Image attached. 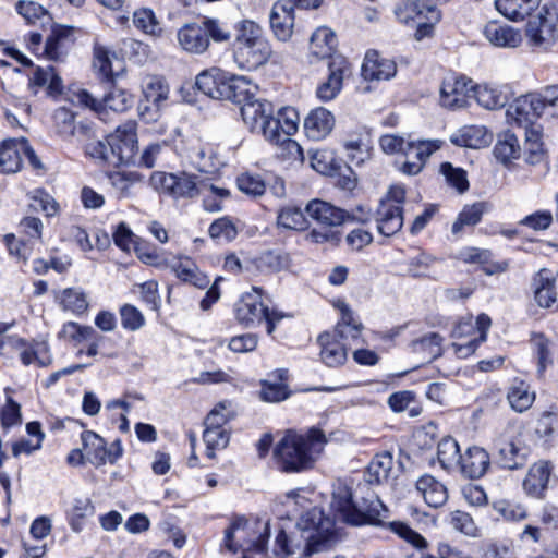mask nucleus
<instances>
[{
  "label": "nucleus",
  "mask_w": 558,
  "mask_h": 558,
  "mask_svg": "<svg viewBox=\"0 0 558 558\" xmlns=\"http://www.w3.org/2000/svg\"><path fill=\"white\" fill-rule=\"evenodd\" d=\"M258 338L254 333H245L233 337L229 342V348L236 353L251 352L256 349Z\"/></svg>",
  "instance_id": "64"
},
{
  "label": "nucleus",
  "mask_w": 558,
  "mask_h": 558,
  "mask_svg": "<svg viewBox=\"0 0 558 558\" xmlns=\"http://www.w3.org/2000/svg\"><path fill=\"white\" fill-rule=\"evenodd\" d=\"M530 448L514 441H500L498 444V462L509 470L523 468L527 461Z\"/></svg>",
  "instance_id": "28"
},
{
  "label": "nucleus",
  "mask_w": 558,
  "mask_h": 558,
  "mask_svg": "<svg viewBox=\"0 0 558 558\" xmlns=\"http://www.w3.org/2000/svg\"><path fill=\"white\" fill-rule=\"evenodd\" d=\"M197 175L186 172L167 173L156 171L150 175L149 183L158 192L167 194L175 199L193 198L197 196L206 185H199Z\"/></svg>",
  "instance_id": "6"
},
{
  "label": "nucleus",
  "mask_w": 558,
  "mask_h": 558,
  "mask_svg": "<svg viewBox=\"0 0 558 558\" xmlns=\"http://www.w3.org/2000/svg\"><path fill=\"white\" fill-rule=\"evenodd\" d=\"M551 472L553 464L549 461L534 463L523 481L525 493L535 498H544Z\"/></svg>",
  "instance_id": "20"
},
{
  "label": "nucleus",
  "mask_w": 558,
  "mask_h": 558,
  "mask_svg": "<svg viewBox=\"0 0 558 558\" xmlns=\"http://www.w3.org/2000/svg\"><path fill=\"white\" fill-rule=\"evenodd\" d=\"M397 73L395 61L381 57L376 50L366 52L362 64V76L366 81H388Z\"/></svg>",
  "instance_id": "15"
},
{
  "label": "nucleus",
  "mask_w": 558,
  "mask_h": 558,
  "mask_svg": "<svg viewBox=\"0 0 558 558\" xmlns=\"http://www.w3.org/2000/svg\"><path fill=\"white\" fill-rule=\"evenodd\" d=\"M269 21L271 29L279 40L287 41L290 39L294 26V14L291 3L276 2L272 5Z\"/></svg>",
  "instance_id": "23"
},
{
  "label": "nucleus",
  "mask_w": 558,
  "mask_h": 558,
  "mask_svg": "<svg viewBox=\"0 0 558 558\" xmlns=\"http://www.w3.org/2000/svg\"><path fill=\"white\" fill-rule=\"evenodd\" d=\"M461 456L459 445L452 437H445L438 442L437 457L442 469L457 470Z\"/></svg>",
  "instance_id": "39"
},
{
  "label": "nucleus",
  "mask_w": 558,
  "mask_h": 558,
  "mask_svg": "<svg viewBox=\"0 0 558 558\" xmlns=\"http://www.w3.org/2000/svg\"><path fill=\"white\" fill-rule=\"evenodd\" d=\"M133 105V97L121 88L113 87L102 98V106L116 112H123Z\"/></svg>",
  "instance_id": "48"
},
{
  "label": "nucleus",
  "mask_w": 558,
  "mask_h": 558,
  "mask_svg": "<svg viewBox=\"0 0 558 558\" xmlns=\"http://www.w3.org/2000/svg\"><path fill=\"white\" fill-rule=\"evenodd\" d=\"M533 344L537 354V373L542 376L547 365L551 364L549 341L543 336H537L534 338Z\"/></svg>",
  "instance_id": "58"
},
{
  "label": "nucleus",
  "mask_w": 558,
  "mask_h": 558,
  "mask_svg": "<svg viewBox=\"0 0 558 558\" xmlns=\"http://www.w3.org/2000/svg\"><path fill=\"white\" fill-rule=\"evenodd\" d=\"M221 69L211 68L203 71L196 76V87L206 96L215 99L220 81Z\"/></svg>",
  "instance_id": "46"
},
{
  "label": "nucleus",
  "mask_w": 558,
  "mask_h": 558,
  "mask_svg": "<svg viewBox=\"0 0 558 558\" xmlns=\"http://www.w3.org/2000/svg\"><path fill=\"white\" fill-rule=\"evenodd\" d=\"M181 48L190 53H204L209 47V38L201 24L190 23L182 26L177 34Z\"/></svg>",
  "instance_id": "22"
},
{
  "label": "nucleus",
  "mask_w": 558,
  "mask_h": 558,
  "mask_svg": "<svg viewBox=\"0 0 558 558\" xmlns=\"http://www.w3.org/2000/svg\"><path fill=\"white\" fill-rule=\"evenodd\" d=\"M305 213L317 222L336 227L348 222L349 211L333 206L330 203L312 199L305 207Z\"/></svg>",
  "instance_id": "18"
},
{
  "label": "nucleus",
  "mask_w": 558,
  "mask_h": 558,
  "mask_svg": "<svg viewBox=\"0 0 558 558\" xmlns=\"http://www.w3.org/2000/svg\"><path fill=\"white\" fill-rule=\"evenodd\" d=\"M521 155V147L515 134L510 131L499 135L494 147V156L504 165L510 163Z\"/></svg>",
  "instance_id": "36"
},
{
  "label": "nucleus",
  "mask_w": 558,
  "mask_h": 558,
  "mask_svg": "<svg viewBox=\"0 0 558 558\" xmlns=\"http://www.w3.org/2000/svg\"><path fill=\"white\" fill-rule=\"evenodd\" d=\"M475 86L465 76L448 77L440 88V104L449 109L462 108L466 104L469 92H474Z\"/></svg>",
  "instance_id": "11"
},
{
  "label": "nucleus",
  "mask_w": 558,
  "mask_h": 558,
  "mask_svg": "<svg viewBox=\"0 0 558 558\" xmlns=\"http://www.w3.org/2000/svg\"><path fill=\"white\" fill-rule=\"evenodd\" d=\"M108 145L112 154L113 163H131L137 149L136 123L128 121L117 128L116 132L108 136Z\"/></svg>",
  "instance_id": "7"
},
{
  "label": "nucleus",
  "mask_w": 558,
  "mask_h": 558,
  "mask_svg": "<svg viewBox=\"0 0 558 558\" xmlns=\"http://www.w3.org/2000/svg\"><path fill=\"white\" fill-rule=\"evenodd\" d=\"M336 333L324 332L318 337L322 361L329 367H337L347 361V350Z\"/></svg>",
  "instance_id": "26"
},
{
  "label": "nucleus",
  "mask_w": 558,
  "mask_h": 558,
  "mask_svg": "<svg viewBox=\"0 0 558 558\" xmlns=\"http://www.w3.org/2000/svg\"><path fill=\"white\" fill-rule=\"evenodd\" d=\"M326 444L319 428L312 427L305 434L289 429L276 445L274 456L281 471L303 472L313 468Z\"/></svg>",
  "instance_id": "1"
},
{
  "label": "nucleus",
  "mask_w": 558,
  "mask_h": 558,
  "mask_svg": "<svg viewBox=\"0 0 558 558\" xmlns=\"http://www.w3.org/2000/svg\"><path fill=\"white\" fill-rule=\"evenodd\" d=\"M298 527L306 541L304 556L329 549L336 537L333 520L317 507L302 514Z\"/></svg>",
  "instance_id": "4"
},
{
  "label": "nucleus",
  "mask_w": 558,
  "mask_h": 558,
  "mask_svg": "<svg viewBox=\"0 0 558 558\" xmlns=\"http://www.w3.org/2000/svg\"><path fill=\"white\" fill-rule=\"evenodd\" d=\"M380 148L385 154H402L409 157L408 142L402 136L395 134H385L379 138Z\"/></svg>",
  "instance_id": "53"
},
{
  "label": "nucleus",
  "mask_w": 558,
  "mask_h": 558,
  "mask_svg": "<svg viewBox=\"0 0 558 558\" xmlns=\"http://www.w3.org/2000/svg\"><path fill=\"white\" fill-rule=\"evenodd\" d=\"M244 123L252 132L262 133L265 136L266 121L272 119L274 107L267 100H259L255 97L240 107Z\"/></svg>",
  "instance_id": "12"
},
{
  "label": "nucleus",
  "mask_w": 558,
  "mask_h": 558,
  "mask_svg": "<svg viewBox=\"0 0 558 558\" xmlns=\"http://www.w3.org/2000/svg\"><path fill=\"white\" fill-rule=\"evenodd\" d=\"M490 463L488 452L477 446L466 449L465 453L461 456V462L457 470L468 478L475 480L482 477Z\"/></svg>",
  "instance_id": "21"
},
{
  "label": "nucleus",
  "mask_w": 558,
  "mask_h": 558,
  "mask_svg": "<svg viewBox=\"0 0 558 558\" xmlns=\"http://www.w3.org/2000/svg\"><path fill=\"white\" fill-rule=\"evenodd\" d=\"M543 113V105L536 94H527L517 98L506 111L508 122L522 128L524 132L527 128L539 125L536 120Z\"/></svg>",
  "instance_id": "8"
},
{
  "label": "nucleus",
  "mask_w": 558,
  "mask_h": 558,
  "mask_svg": "<svg viewBox=\"0 0 558 558\" xmlns=\"http://www.w3.org/2000/svg\"><path fill=\"white\" fill-rule=\"evenodd\" d=\"M83 449L86 452V459L96 466H101L107 462L113 464L123 452L121 440L116 439L112 447L116 451L107 449L106 440L92 430H85L81 435Z\"/></svg>",
  "instance_id": "9"
},
{
  "label": "nucleus",
  "mask_w": 558,
  "mask_h": 558,
  "mask_svg": "<svg viewBox=\"0 0 558 558\" xmlns=\"http://www.w3.org/2000/svg\"><path fill=\"white\" fill-rule=\"evenodd\" d=\"M442 337L437 332H429L411 342L412 351L423 355V360L432 362L441 355Z\"/></svg>",
  "instance_id": "37"
},
{
  "label": "nucleus",
  "mask_w": 558,
  "mask_h": 558,
  "mask_svg": "<svg viewBox=\"0 0 558 558\" xmlns=\"http://www.w3.org/2000/svg\"><path fill=\"white\" fill-rule=\"evenodd\" d=\"M236 32L234 48L252 43L253 40L265 38L260 26L250 20L240 22Z\"/></svg>",
  "instance_id": "51"
},
{
  "label": "nucleus",
  "mask_w": 558,
  "mask_h": 558,
  "mask_svg": "<svg viewBox=\"0 0 558 558\" xmlns=\"http://www.w3.org/2000/svg\"><path fill=\"white\" fill-rule=\"evenodd\" d=\"M337 47L336 34L328 27H318L312 35L310 50L318 59L330 61L337 54L333 51Z\"/></svg>",
  "instance_id": "30"
},
{
  "label": "nucleus",
  "mask_w": 558,
  "mask_h": 558,
  "mask_svg": "<svg viewBox=\"0 0 558 558\" xmlns=\"http://www.w3.org/2000/svg\"><path fill=\"white\" fill-rule=\"evenodd\" d=\"M253 88H255V86L244 76L234 75L233 78H231L230 97L228 100L242 107L243 104L254 98Z\"/></svg>",
  "instance_id": "45"
},
{
  "label": "nucleus",
  "mask_w": 558,
  "mask_h": 558,
  "mask_svg": "<svg viewBox=\"0 0 558 558\" xmlns=\"http://www.w3.org/2000/svg\"><path fill=\"white\" fill-rule=\"evenodd\" d=\"M299 114L294 108H282L277 116L266 121L265 138L279 141L278 137L288 140L298 130Z\"/></svg>",
  "instance_id": "14"
},
{
  "label": "nucleus",
  "mask_w": 558,
  "mask_h": 558,
  "mask_svg": "<svg viewBox=\"0 0 558 558\" xmlns=\"http://www.w3.org/2000/svg\"><path fill=\"white\" fill-rule=\"evenodd\" d=\"M524 159L529 165H538L545 158V148L543 143V128L535 125L527 128L524 132Z\"/></svg>",
  "instance_id": "34"
},
{
  "label": "nucleus",
  "mask_w": 558,
  "mask_h": 558,
  "mask_svg": "<svg viewBox=\"0 0 558 558\" xmlns=\"http://www.w3.org/2000/svg\"><path fill=\"white\" fill-rule=\"evenodd\" d=\"M73 31L71 26L58 25L51 29L46 39L44 54L49 60H60L71 44H73Z\"/></svg>",
  "instance_id": "25"
},
{
  "label": "nucleus",
  "mask_w": 558,
  "mask_h": 558,
  "mask_svg": "<svg viewBox=\"0 0 558 558\" xmlns=\"http://www.w3.org/2000/svg\"><path fill=\"white\" fill-rule=\"evenodd\" d=\"M484 35L492 45L501 48H515L522 41L519 31L496 21L486 24Z\"/></svg>",
  "instance_id": "27"
},
{
  "label": "nucleus",
  "mask_w": 558,
  "mask_h": 558,
  "mask_svg": "<svg viewBox=\"0 0 558 558\" xmlns=\"http://www.w3.org/2000/svg\"><path fill=\"white\" fill-rule=\"evenodd\" d=\"M16 11L27 23H34L46 14V10L38 2L20 0L16 3Z\"/></svg>",
  "instance_id": "62"
},
{
  "label": "nucleus",
  "mask_w": 558,
  "mask_h": 558,
  "mask_svg": "<svg viewBox=\"0 0 558 558\" xmlns=\"http://www.w3.org/2000/svg\"><path fill=\"white\" fill-rule=\"evenodd\" d=\"M377 230L385 236L399 232L403 226V210L399 205L389 201H381L376 210Z\"/></svg>",
  "instance_id": "19"
},
{
  "label": "nucleus",
  "mask_w": 558,
  "mask_h": 558,
  "mask_svg": "<svg viewBox=\"0 0 558 558\" xmlns=\"http://www.w3.org/2000/svg\"><path fill=\"white\" fill-rule=\"evenodd\" d=\"M207 450H215L227 447L229 442V434L223 428L206 426L203 435Z\"/></svg>",
  "instance_id": "56"
},
{
  "label": "nucleus",
  "mask_w": 558,
  "mask_h": 558,
  "mask_svg": "<svg viewBox=\"0 0 558 558\" xmlns=\"http://www.w3.org/2000/svg\"><path fill=\"white\" fill-rule=\"evenodd\" d=\"M486 210L487 204L484 202H476L472 205H465L452 225V233L459 234L464 227L476 226L481 221L482 216Z\"/></svg>",
  "instance_id": "40"
},
{
  "label": "nucleus",
  "mask_w": 558,
  "mask_h": 558,
  "mask_svg": "<svg viewBox=\"0 0 558 558\" xmlns=\"http://www.w3.org/2000/svg\"><path fill=\"white\" fill-rule=\"evenodd\" d=\"M208 233L215 240L231 242L236 238L238 229L229 217H222L210 225Z\"/></svg>",
  "instance_id": "49"
},
{
  "label": "nucleus",
  "mask_w": 558,
  "mask_h": 558,
  "mask_svg": "<svg viewBox=\"0 0 558 558\" xmlns=\"http://www.w3.org/2000/svg\"><path fill=\"white\" fill-rule=\"evenodd\" d=\"M168 86L159 78H151L143 88V98L153 104V107H162L168 99Z\"/></svg>",
  "instance_id": "47"
},
{
  "label": "nucleus",
  "mask_w": 558,
  "mask_h": 558,
  "mask_svg": "<svg viewBox=\"0 0 558 558\" xmlns=\"http://www.w3.org/2000/svg\"><path fill=\"white\" fill-rule=\"evenodd\" d=\"M290 255L286 252L269 250L257 258V267L267 272H279L290 266Z\"/></svg>",
  "instance_id": "43"
},
{
  "label": "nucleus",
  "mask_w": 558,
  "mask_h": 558,
  "mask_svg": "<svg viewBox=\"0 0 558 558\" xmlns=\"http://www.w3.org/2000/svg\"><path fill=\"white\" fill-rule=\"evenodd\" d=\"M474 96L480 106L488 110L500 109L508 102V96L506 93L497 87L489 86H476L474 89Z\"/></svg>",
  "instance_id": "41"
},
{
  "label": "nucleus",
  "mask_w": 558,
  "mask_h": 558,
  "mask_svg": "<svg viewBox=\"0 0 558 558\" xmlns=\"http://www.w3.org/2000/svg\"><path fill=\"white\" fill-rule=\"evenodd\" d=\"M493 141V134L483 125H470L463 128L459 134L451 137V142L458 146L481 148L488 146Z\"/></svg>",
  "instance_id": "31"
},
{
  "label": "nucleus",
  "mask_w": 558,
  "mask_h": 558,
  "mask_svg": "<svg viewBox=\"0 0 558 558\" xmlns=\"http://www.w3.org/2000/svg\"><path fill=\"white\" fill-rule=\"evenodd\" d=\"M330 506L343 522L352 525L378 524L387 512L376 496L355 501L351 488L343 484L335 487Z\"/></svg>",
  "instance_id": "2"
},
{
  "label": "nucleus",
  "mask_w": 558,
  "mask_h": 558,
  "mask_svg": "<svg viewBox=\"0 0 558 558\" xmlns=\"http://www.w3.org/2000/svg\"><path fill=\"white\" fill-rule=\"evenodd\" d=\"M494 509L504 519L509 521H520L526 517V510L522 505L507 500H500L495 502Z\"/></svg>",
  "instance_id": "54"
},
{
  "label": "nucleus",
  "mask_w": 558,
  "mask_h": 558,
  "mask_svg": "<svg viewBox=\"0 0 558 558\" xmlns=\"http://www.w3.org/2000/svg\"><path fill=\"white\" fill-rule=\"evenodd\" d=\"M0 416L1 426L3 428H10L14 425L21 424L22 415L20 404L9 397L7 399V404L1 410Z\"/></svg>",
  "instance_id": "57"
},
{
  "label": "nucleus",
  "mask_w": 558,
  "mask_h": 558,
  "mask_svg": "<svg viewBox=\"0 0 558 558\" xmlns=\"http://www.w3.org/2000/svg\"><path fill=\"white\" fill-rule=\"evenodd\" d=\"M440 172L446 178L449 185L457 189L459 193H464L469 189L466 172L461 168H454L450 162L440 165Z\"/></svg>",
  "instance_id": "50"
},
{
  "label": "nucleus",
  "mask_w": 558,
  "mask_h": 558,
  "mask_svg": "<svg viewBox=\"0 0 558 558\" xmlns=\"http://www.w3.org/2000/svg\"><path fill=\"white\" fill-rule=\"evenodd\" d=\"M269 536L268 522L256 521L251 527L244 517H235L225 531V546L232 554L242 548L250 558H264Z\"/></svg>",
  "instance_id": "3"
},
{
  "label": "nucleus",
  "mask_w": 558,
  "mask_h": 558,
  "mask_svg": "<svg viewBox=\"0 0 558 558\" xmlns=\"http://www.w3.org/2000/svg\"><path fill=\"white\" fill-rule=\"evenodd\" d=\"M507 398L514 411L523 412L533 404L534 393L529 390L527 385L521 381L509 389Z\"/></svg>",
  "instance_id": "44"
},
{
  "label": "nucleus",
  "mask_w": 558,
  "mask_h": 558,
  "mask_svg": "<svg viewBox=\"0 0 558 558\" xmlns=\"http://www.w3.org/2000/svg\"><path fill=\"white\" fill-rule=\"evenodd\" d=\"M263 388L260 391V397L264 401L268 402H279L288 398L289 393L287 391V387L280 383H268L263 381Z\"/></svg>",
  "instance_id": "63"
},
{
  "label": "nucleus",
  "mask_w": 558,
  "mask_h": 558,
  "mask_svg": "<svg viewBox=\"0 0 558 558\" xmlns=\"http://www.w3.org/2000/svg\"><path fill=\"white\" fill-rule=\"evenodd\" d=\"M202 27L206 31V37H211L215 41H227L230 39L229 28L218 20L205 17Z\"/></svg>",
  "instance_id": "60"
},
{
  "label": "nucleus",
  "mask_w": 558,
  "mask_h": 558,
  "mask_svg": "<svg viewBox=\"0 0 558 558\" xmlns=\"http://www.w3.org/2000/svg\"><path fill=\"white\" fill-rule=\"evenodd\" d=\"M393 466V458L390 452L376 454L367 465L364 478L368 484L379 485L388 481Z\"/></svg>",
  "instance_id": "35"
},
{
  "label": "nucleus",
  "mask_w": 558,
  "mask_h": 558,
  "mask_svg": "<svg viewBox=\"0 0 558 558\" xmlns=\"http://www.w3.org/2000/svg\"><path fill=\"white\" fill-rule=\"evenodd\" d=\"M335 126L333 114L323 108L313 109L304 120L306 136L314 141L325 138Z\"/></svg>",
  "instance_id": "24"
},
{
  "label": "nucleus",
  "mask_w": 558,
  "mask_h": 558,
  "mask_svg": "<svg viewBox=\"0 0 558 558\" xmlns=\"http://www.w3.org/2000/svg\"><path fill=\"white\" fill-rule=\"evenodd\" d=\"M53 119L58 133L62 136L74 135V113L65 107H60L54 111Z\"/></svg>",
  "instance_id": "55"
},
{
  "label": "nucleus",
  "mask_w": 558,
  "mask_h": 558,
  "mask_svg": "<svg viewBox=\"0 0 558 558\" xmlns=\"http://www.w3.org/2000/svg\"><path fill=\"white\" fill-rule=\"evenodd\" d=\"M62 305L74 313H84L88 307L86 295L83 291L74 288L64 289L62 292Z\"/></svg>",
  "instance_id": "52"
},
{
  "label": "nucleus",
  "mask_w": 558,
  "mask_h": 558,
  "mask_svg": "<svg viewBox=\"0 0 558 558\" xmlns=\"http://www.w3.org/2000/svg\"><path fill=\"white\" fill-rule=\"evenodd\" d=\"M271 56V47L266 38L253 40L234 48V59L240 68L248 71L265 64Z\"/></svg>",
  "instance_id": "10"
},
{
  "label": "nucleus",
  "mask_w": 558,
  "mask_h": 558,
  "mask_svg": "<svg viewBox=\"0 0 558 558\" xmlns=\"http://www.w3.org/2000/svg\"><path fill=\"white\" fill-rule=\"evenodd\" d=\"M441 141L438 140L408 141L409 155L414 153L416 161L407 159L401 167H399V170L408 175L420 173L430 155L439 149Z\"/></svg>",
  "instance_id": "17"
},
{
  "label": "nucleus",
  "mask_w": 558,
  "mask_h": 558,
  "mask_svg": "<svg viewBox=\"0 0 558 558\" xmlns=\"http://www.w3.org/2000/svg\"><path fill=\"white\" fill-rule=\"evenodd\" d=\"M22 158L13 140L3 141L0 147V171L15 173L21 169Z\"/></svg>",
  "instance_id": "42"
},
{
  "label": "nucleus",
  "mask_w": 558,
  "mask_h": 558,
  "mask_svg": "<svg viewBox=\"0 0 558 558\" xmlns=\"http://www.w3.org/2000/svg\"><path fill=\"white\" fill-rule=\"evenodd\" d=\"M329 74L327 81L317 88V96L322 100H331L342 88L343 77L350 73L347 59L342 56H336L327 63Z\"/></svg>",
  "instance_id": "13"
},
{
  "label": "nucleus",
  "mask_w": 558,
  "mask_h": 558,
  "mask_svg": "<svg viewBox=\"0 0 558 558\" xmlns=\"http://www.w3.org/2000/svg\"><path fill=\"white\" fill-rule=\"evenodd\" d=\"M534 300L538 306L558 310V288L556 287V274L543 268L534 278Z\"/></svg>",
  "instance_id": "16"
},
{
  "label": "nucleus",
  "mask_w": 558,
  "mask_h": 558,
  "mask_svg": "<svg viewBox=\"0 0 558 558\" xmlns=\"http://www.w3.org/2000/svg\"><path fill=\"white\" fill-rule=\"evenodd\" d=\"M416 489L425 502L433 508L442 506L448 499L445 485L430 475L420 477L416 482Z\"/></svg>",
  "instance_id": "29"
},
{
  "label": "nucleus",
  "mask_w": 558,
  "mask_h": 558,
  "mask_svg": "<svg viewBox=\"0 0 558 558\" xmlns=\"http://www.w3.org/2000/svg\"><path fill=\"white\" fill-rule=\"evenodd\" d=\"M263 290L253 288L252 293H245L235 304V316L240 324L250 327L266 323L267 333L271 335L276 325L284 317V314L269 308L262 300Z\"/></svg>",
  "instance_id": "5"
},
{
  "label": "nucleus",
  "mask_w": 558,
  "mask_h": 558,
  "mask_svg": "<svg viewBox=\"0 0 558 558\" xmlns=\"http://www.w3.org/2000/svg\"><path fill=\"white\" fill-rule=\"evenodd\" d=\"M461 259L469 264H478L486 275L500 274L507 270V262H492V253L488 250L469 247L460 253Z\"/></svg>",
  "instance_id": "33"
},
{
  "label": "nucleus",
  "mask_w": 558,
  "mask_h": 558,
  "mask_svg": "<svg viewBox=\"0 0 558 558\" xmlns=\"http://www.w3.org/2000/svg\"><path fill=\"white\" fill-rule=\"evenodd\" d=\"M542 0H495V7L499 13L512 21L523 20L536 10Z\"/></svg>",
  "instance_id": "32"
},
{
  "label": "nucleus",
  "mask_w": 558,
  "mask_h": 558,
  "mask_svg": "<svg viewBox=\"0 0 558 558\" xmlns=\"http://www.w3.org/2000/svg\"><path fill=\"white\" fill-rule=\"evenodd\" d=\"M239 189L252 196H259L265 192V183L259 177L242 174L236 180Z\"/></svg>",
  "instance_id": "59"
},
{
  "label": "nucleus",
  "mask_w": 558,
  "mask_h": 558,
  "mask_svg": "<svg viewBox=\"0 0 558 558\" xmlns=\"http://www.w3.org/2000/svg\"><path fill=\"white\" fill-rule=\"evenodd\" d=\"M121 324L125 329L137 330L144 324V317L142 313L132 305H124L121 311Z\"/></svg>",
  "instance_id": "61"
},
{
  "label": "nucleus",
  "mask_w": 558,
  "mask_h": 558,
  "mask_svg": "<svg viewBox=\"0 0 558 558\" xmlns=\"http://www.w3.org/2000/svg\"><path fill=\"white\" fill-rule=\"evenodd\" d=\"M277 225L288 230L303 231L308 228V220L300 207L288 205L279 209Z\"/></svg>",
  "instance_id": "38"
}]
</instances>
